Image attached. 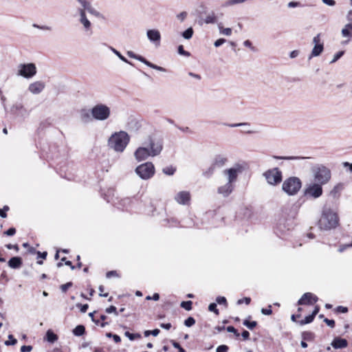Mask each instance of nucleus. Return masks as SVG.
Instances as JSON below:
<instances>
[{"label":"nucleus","instance_id":"4","mask_svg":"<svg viewBox=\"0 0 352 352\" xmlns=\"http://www.w3.org/2000/svg\"><path fill=\"white\" fill-rule=\"evenodd\" d=\"M130 141V136L124 131H120L113 133L108 140V146L116 152L122 153L124 151Z\"/></svg>","mask_w":352,"mask_h":352},{"label":"nucleus","instance_id":"21","mask_svg":"<svg viewBox=\"0 0 352 352\" xmlns=\"http://www.w3.org/2000/svg\"><path fill=\"white\" fill-rule=\"evenodd\" d=\"M78 13L80 15V22L84 26L86 31H89L91 29V23L86 16L85 12L83 9H78Z\"/></svg>","mask_w":352,"mask_h":352},{"label":"nucleus","instance_id":"9","mask_svg":"<svg viewBox=\"0 0 352 352\" xmlns=\"http://www.w3.org/2000/svg\"><path fill=\"white\" fill-rule=\"evenodd\" d=\"M36 74V67L34 63H21L17 66L18 76L25 78H31Z\"/></svg>","mask_w":352,"mask_h":352},{"label":"nucleus","instance_id":"35","mask_svg":"<svg viewBox=\"0 0 352 352\" xmlns=\"http://www.w3.org/2000/svg\"><path fill=\"white\" fill-rule=\"evenodd\" d=\"M126 337H127L130 340H134L136 338H141V335L139 333H131L129 331H126L124 333Z\"/></svg>","mask_w":352,"mask_h":352},{"label":"nucleus","instance_id":"64","mask_svg":"<svg viewBox=\"0 0 352 352\" xmlns=\"http://www.w3.org/2000/svg\"><path fill=\"white\" fill-rule=\"evenodd\" d=\"M77 307H80V311L82 313H85L89 307L87 304H85V305L78 304Z\"/></svg>","mask_w":352,"mask_h":352},{"label":"nucleus","instance_id":"16","mask_svg":"<svg viewBox=\"0 0 352 352\" xmlns=\"http://www.w3.org/2000/svg\"><path fill=\"white\" fill-rule=\"evenodd\" d=\"M318 298L316 296L310 292L304 294L302 297L298 300V304L302 305H313L318 301Z\"/></svg>","mask_w":352,"mask_h":352},{"label":"nucleus","instance_id":"1","mask_svg":"<svg viewBox=\"0 0 352 352\" xmlns=\"http://www.w3.org/2000/svg\"><path fill=\"white\" fill-rule=\"evenodd\" d=\"M246 169V164L236 163L232 167L223 170V175L226 177L227 182L218 187L217 192L223 197H228L234 190L235 183L239 175L241 174Z\"/></svg>","mask_w":352,"mask_h":352},{"label":"nucleus","instance_id":"33","mask_svg":"<svg viewBox=\"0 0 352 352\" xmlns=\"http://www.w3.org/2000/svg\"><path fill=\"white\" fill-rule=\"evenodd\" d=\"M176 171V168L172 166H166L162 169V172L167 175H173Z\"/></svg>","mask_w":352,"mask_h":352},{"label":"nucleus","instance_id":"40","mask_svg":"<svg viewBox=\"0 0 352 352\" xmlns=\"http://www.w3.org/2000/svg\"><path fill=\"white\" fill-rule=\"evenodd\" d=\"M195 324V320L192 317H188L186 320L184 321V324L188 327H190L192 325Z\"/></svg>","mask_w":352,"mask_h":352},{"label":"nucleus","instance_id":"57","mask_svg":"<svg viewBox=\"0 0 352 352\" xmlns=\"http://www.w3.org/2000/svg\"><path fill=\"white\" fill-rule=\"evenodd\" d=\"M87 11H88L89 13H91V14H94L96 16H99V12L96 10L91 5L88 8V9L87 10Z\"/></svg>","mask_w":352,"mask_h":352},{"label":"nucleus","instance_id":"14","mask_svg":"<svg viewBox=\"0 0 352 352\" xmlns=\"http://www.w3.org/2000/svg\"><path fill=\"white\" fill-rule=\"evenodd\" d=\"M12 112L16 116L25 118L29 116V111L21 102L15 103L11 108Z\"/></svg>","mask_w":352,"mask_h":352},{"label":"nucleus","instance_id":"37","mask_svg":"<svg viewBox=\"0 0 352 352\" xmlns=\"http://www.w3.org/2000/svg\"><path fill=\"white\" fill-rule=\"evenodd\" d=\"M192 301L188 300V301L182 302L180 305L182 308L185 309L186 310L190 311L192 309Z\"/></svg>","mask_w":352,"mask_h":352},{"label":"nucleus","instance_id":"25","mask_svg":"<svg viewBox=\"0 0 352 352\" xmlns=\"http://www.w3.org/2000/svg\"><path fill=\"white\" fill-rule=\"evenodd\" d=\"M352 32V23L346 24L342 30V34L344 37H351Z\"/></svg>","mask_w":352,"mask_h":352},{"label":"nucleus","instance_id":"45","mask_svg":"<svg viewBox=\"0 0 352 352\" xmlns=\"http://www.w3.org/2000/svg\"><path fill=\"white\" fill-rule=\"evenodd\" d=\"M78 2H79L81 6H82V8L85 11L88 9V8L91 6V3L86 0H76Z\"/></svg>","mask_w":352,"mask_h":352},{"label":"nucleus","instance_id":"32","mask_svg":"<svg viewBox=\"0 0 352 352\" xmlns=\"http://www.w3.org/2000/svg\"><path fill=\"white\" fill-rule=\"evenodd\" d=\"M193 33H194V31H193V29L192 28H188L186 30H185L183 33H182V36L185 38V39H190L192 38V35H193Z\"/></svg>","mask_w":352,"mask_h":352},{"label":"nucleus","instance_id":"55","mask_svg":"<svg viewBox=\"0 0 352 352\" xmlns=\"http://www.w3.org/2000/svg\"><path fill=\"white\" fill-rule=\"evenodd\" d=\"M226 329L228 332L233 333L237 337L239 336V333L237 332L236 329L234 327L228 326Z\"/></svg>","mask_w":352,"mask_h":352},{"label":"nucleus","instance_id":"18","mask_svg":"<svg viewBox=\"0 0 352 352\" xmlns=\"http://www.w3.org/2000/svg\"><path fill=\"white\" fill-rule=\"evenodd\" d=\"M228 162V157L226 154L220 153L214 155L212 164L217 168H220Z\"/></svg>","mask_w":352,"mask_h":352},{"label":"nucleus","instance_id":"6","mask_svg":"<svg viewBox=\"0 0 352 352\" xmlns=\"http://www.w3.org/2000/svg\"><path fill=\"white\" fill-rule=\"evenodd\" d=\"M92 118L98 121H104L109 118L111 109L107 104L98 103L91 109Z\"/></svg>","mask_w":352,"mask_h":352},{"label":"nucleus","instance_id":"22","mask_svg":"<svg viewBox=\"0 0 352 352\" xmlns=\"http://www.w3.org/2000/svg\"><path fill=\"white\" fill-rule=\"evenodd\" d=\"M348 342L346 339L336 338L331 343L334 349H344L347 346Z\"/></svg>","mask_w":352,"mask_h":352},{"label":"nucleus","instance_id":"38","mask_svg":"<svg viewBox=\"0 0 352 352\" xmlns=\"http://www.w3.org/2000/svg\"><path fill=\"white\" fill-rule=\"evenodd\" d=\"M188 13L185 11L182 12L176 15V18L177 20H179L181 23L184 22L186 19L187 18Z\"/></svg>","mask_w":352,"mask_h":352},{"label":"nucleus","instance_id":"46","mask_svg":"<svg viewBox=\"0 0 352 352\" xmlns=\"http://www.w3.org/2000/svg\"><path fill=\"white\" fill-rule=\"evenodd\" d=\"M105 312L107 314H111L113 313L116 316L118 315V312L117 311V309L115 306H110L109 307L105 309Z\"/></svg>","mask_w":352,"mask_h":352},{"label":"nucleus","instance_id":"36","mask_svg":"<svg viewBox=\"0 0 352 352\" xmlns=\"http://www.w3.org/2000/svg\"><path fill=\"white\" fill-rule=\"evenodd\" d=\"M243 325L247 327L250 329H253L257 324L256 321H249L248 320H245L243 322Z\"/></svg>","mask_w":352,"mask_h":352},{"label":"nucleus","instance_id":"62","mask_svg":"<svg viewBox=\"0 0 352 352\" xmlns=\"http://www.w3.org/2000/svg\"><path fill=\"white\" fill-rule=\"evenodd\" d=\"M100 320L102 321L100 325L102 327H104L106 325H107L109 323L107 322H104V320H106L107 318V316L105 315H103V314H101L100 316Z\"/></svg>","mask_w":352,"mask_h":352},{"label":"nucleus","instance_id":"52","mask_svg":"<svg viewBox=\"0 0 352 352\" xmlns=\"http://www.w3.org/2000/svg\"><path fill=\"white\" fill-rule=\"evenodd\" d=\"M216 301L219 305H221V304L226 305L227 304L226 298L223 296H218L216 298Z\"/></svg>","mask_w":352,"mask_h":352},{"label":"nucleus","instance_id":"20","mask_svg":"<svg viewBox=\"0 0 352 352\" xmlns=\"http://www.w3.org/2000/svg\"><path fill=\"white\" fill-rule=\"evenodd\" d=\"M344 189V184L342 183H338L336 184L333 188L329 191V197L333 199L337 200L340 198L341 195V192Z\"/></svg>","mask_w":352,"mask_h":352},{"label":"nucleus","instance_id":"24","mask_svg":"<svg viewBox=\"0 0 352 352\" xmlns=\"http://www.w3.org/2000/svg\"><path fill=\"white\" fill-rule=\"evenodd\" d=\"M90 113H91V112L89 113L86 109L81 110L80 112V118L81 121L85 123H88V122H91L92 120V119H94V118H92L91 114H90Z\"/></svg>","mask_w":352,"mask_h":352},{"label":"nucleus","instance_id":"53","mask_svg":"<svg viewBox=\"0 0 352 352\" xmlns=\"http://www.w3.org/2000/svg\"><path fill=\"white\" fill-rule=\"evenodd\" d=\"M9 210V207L5 206L3 209H0V217L2 218H6L7 217L6 211Z\"/></svg>","mask_w":352,"mask_h":352},{"label":"nucleus","instance_id":"61","mask_svg":"<svg viewBox=\"0 0 352 352\" xmlns=\"http://www.w3.org/2000/svg\"><path fill=\"white\" fill-rule=\"evenodd\" d=\"M16 233V229L14 228H10L4 232L8 236H13Z\"/></svg>","mask_w":352,"mask_h":352},{"label":"nucleus","instance_id":"59","mask_svg":"<svg viewBox=\"0 0 352 352\" xmlns=\"http://www.w3.org/2000/svg\"><path fill=\"white\" fill-rule=\"evenodd\" d=\"M32 349V346L30 345H23L21 347V352H30Z\"/></svg>","mask_w":352,"mask_h":352},{"label":"nucleus","instance_id":"47","mask_svg":"<svg viewBox=\"0 0 352 352\" xmlns=\"http://www.w3.org/2000/svg\"><path fill=\"white\" fill-rule=\"evenodd\" d=\"M261 313L263 314V315H267V316H269V315H271L272 313V305H269L267 308L265 309V308H262L261 310Z\"/></svg>","mask_w":352,"mask_h":352},{"label":"nucleus","instance_id":"34","mask_svg":"<svg viewBox=\"0 0 352 352\" xmlns=\"http://www.w3.org/2000/svg\"><path fill=\"white\" fill-rule=\"evenodd\" d=\"M204 21H205V23L207 24L214 23L217 22V17L214 15V14L212 13L211 14H208V16H206Z\"/></svg>","mask_w":352,"mask_h":352},{"label":"nucleus","instance_id":"58","mask_svg":"<svg viewBox=\"0 0 352 352\" xmlns=\"http://www.w3.org/2000/svg\"><path fill=\"white\" fill-rule=\"evenodd\" d=\"M324 322L330 327L333 328L335 326V321L333 320H329L328 318H324Z\"/></svg>","mask_w":352,"mask_h":352},{"label":"nucleus","instance_id":"48","mask_svg":"<svg viewBox=\"0 0 352 352\" xmlns=\"http://www.w3.org/2000/svg\"><path fill=\"white\" fill-rule=\"evenodd\" d=\"M178 53L181 55H184L185 56H189L190 53L184 50L183 45H179L178 47Z\"/></svg>","mask_w":352,"mask_h":352},{"label":"nucleus","instance_id":"41","mask_svg":"<svg viewBox=\"0 0 352 352\" xmlns=\"http://www.w3.org/2000/svg\"><path fill=\"white\" fill-rule=\"evenodd\" d=\"M208 310L214 312L216 315H219V309L217 308V304L214 302L210 303L208 306Z\"/></svg>","mask_w":352,"mask_h":352},{"label":"nucleus","instance_id":"17","mask_svg":"<svg viewBox=\"0 0 352 352\" xmlns=\"http://www.w3.org/2000/svg\"><path fill=\"white\" fill-rule=\"evenodd\" d=\"M146 36L148 39L155 46H160L161 34L159 30L155 29L148 30L146 32Z\"/></svg>","mask_w":352,"mask_h":352},{"label":"nucleus","instance_id":"49","mask_svg":"<svg viewBox=\"0 0 352 352\" xmlns=\"http://www.w3.org/2000/svg\"><path fill=\"white\" fill-rule=\"evenodd\" d=\"M229 348L227 345L222 344L217 348L216 352H228Z\"/></svg>","mask_w":352,"mask_h":352},{"label":"nucleus","instance_id":"31","mask_svg":"<svg viewBox=\"0 0 352 352\" xmlns=\"http://www.w3.org/2000/svg\"><path fill=\"white\" fill-rule=\"evenodd\" d=\"M274 158L278 160H300V159H306L307 157H296V156H273Z\"/></svg>","mask_w":352,"mask_h":352},{"label":"nucleus","instance_id":"19","mask_svg":"<svg viewBox=\"0 0 352 352\" xmlns=\"http://www.w3.org/2000/svg\"><path fill=\"white\" fill-rule=\"evenodd\" d=\"M45 84L40 80L33 82L28 86V91L32 94L37 95L41 94L45 89Z\"/></svg>","mask_w":352,"mask_h":352},{"label":"nucleus","instance_id":"26","mask_svg":"<svg viewBox=\"0 0 352 352\" xmlns=\"http://www.w3.org/2000/svg\"><path fill=\"white\" fill-rule=\"evenodd\" d=\"M218 28L219 30V32L221 34L226 36H230L232 34V29L230 28H224L221 23L218 24Z\"/></svg>","mask_w":352,"mask_h":352},{"label":"nucleus","instance_id":"13","mask_svg":"<svg viewBox=\"0 0 352 352\" xmlns=\"http://www.w3.org/2000/svg\"><path fill=\"white\" fill-rule=\"evenodd\" d=\"M190 199V193L187 190L178 192L174 197L175 201L180 205H189Z\"/></svg>","mask_w":352,"mask_h":352},{"label":"nucleus","instance_id":"30","mask_svg":"<svg viewBox=\"0 0 352 352\" xmlns=\"http://www.w3.org/2000/svg\"><path fill=\"white\" fill-rule=\"evenodd\" d=\"M216 168H217L212 164H211L210 167L203 173V175L207 178L211 177L215 171Z\"/></svg>","mask_w":352,"mask_h":352},{"label":"nucleus","instance_id":"63","mask_svg":"<svg viewBox=\"0 0 352 352\" xmlns=\"http://www.w3.org/2000/svg\"><path fill=\"white\" fill-rule=\"evenodd\" d=\"M146 300H158L160 299V295L157 293H155L153 296H148L146 297Z\"/></svg>","mask_w":352,"mask_h":352},{"label":"nucleus","instance_id":"50","mask_svg":"<svg viewBox=\"0 0 352 352\" xmlns=\"http://www.w3.org/2000/svg\"><path fill=\"white\" fill-rule=\"evenodd\" d=\"M173 346L175 348V349H177L179 350V352H186L185 350L180 346V344L174 341V340H171L170 341Z\"/></svg>","mask_w":352,"mask_h":352},{"label":"nucleus","instance_id":"12","mask_svg":"<svg viewBox=\"0 0 352 352\" xmlns=\"http://www.w3.org/2000/svg\"><path fill=\"white\" fill-rule=\"evenodd\" d=\"M127 55L130 58L136 59V60L143 63L144 64H145L146 65H147L148 67H151L152 69H156V70H158V71H160V72H165L166 71V69L164 67L158 66V65H155V64L148 61L143 56L138 55V54H135L134 52H133L131 51H128L127 52Z\"/></svg>","mask_w":352,"mask_h":352},{"label":"nucleus","instance_id":"8","mask_svg":"<svg viewBox=\"0 0 352 352\" xmlns=\"http://www.w3.org/2000/svg\"><path fill=\"white\" fill-rule=\"evenodd\" d=\"M136 174L142 179H148L155 173V167L152 162L140 164L135 168Z\"/></svg>","mask_w":352,"mask_h":352},{"label":"nucleus","instance_id":"5","mask_svg":"<svg viewBox=\"0 0 352 352\" xmlns=\"http://www.w3.org/2000/svg\"><path fill=\"white\" fill-rule=\"evenodd\" d=\"M311 173L316 183L325 185L331 178V170L322 164H318L311 168Z\"/></svg>","mask_w":352,"mask_h":352},{"label":"nucleus","instance_id":"60","mask_svg":"<svg viewBox=\"0 0 352 352\" xmlns=\"http://www.w3.org/2000/svg\"><path fill=\"white\" fill-rule=\"evenodd\" d=\"M243 45H244V46L250 48L251 50L255 51V48H254V47L252 46V42L250 41H249V40L245 41L243 42Z\"/></svg>","mask_w":352,"mask_h":352},{"label":"nucleus","instance_id":"23","mask_svg":"<svg viewBox=\"0 0 352 352\" xmlns=\"http://www.w3.org/2000/svg\"><path fill=\"white\" fill-rule=\"evenodd\" d=\"M8 266L13 269L19 268L22 265V259L19 256L12 257L8 261Z\"/></svg>","mask_w":352,"mask_h":352},{"label":"nucleus","instance_id":"28","mask_svg":"<svg viewBox=\"0 0 352 352\" xmlns=\"http://www.w3.org/2000/svg\"><path fill=\"white\" fill-rule=\"evenodd\" d=\"M46 337L48 342L53 343L57 340V336L51 330H48L46 333Z\"/></svg>","mask_w":352,"mask_h":352},{"label":"nucleus","instance_id":"42","mask_svg":"<svg viewBox=\"0 0 352 352\" xmlns=\"http://www.w3.org/2000/svg\"><path fill=\"white\" fill-rule=\"evenodd\" d=\"M314 318H315V316H314L313 314L309 315V316H306L305 318V319L301 321L300 323H301V324H309L314 320Z\"/></svg>","mask_w":352,"mask_h":352},{"label":"nucleus","instance_id":"44","mask_svg":"<svg viewBox=\"0 0 352 352\" xmlns=\"http://www.w3.org/2000/svg\"><path fill=\"white\" fill-rule=\"evenodd\" d=\"M344 53V51H340L337 52L334 55L333 58L331 60L330 63H336L339 58H340L343 56Z\"/></svg>","mask_w":352,"mask_h":352},{"label":"nucleus","instance_id":"56","mask_svg":"<svg viewBox=\"0 0 352 352\" xmlns=\"http://www.w3.org/2000/svg\"><path fill=\"white\" fill-rule=\"evenodd\" d=\"M226 41V40L225 38H219L217 39L214 43V45L216 47H220L221 45H223V43H225Z\"/></svg>","mask_w":352,"mask_h":352},{"label":"nucleus","instance_id":"10","mask_svg":"<svg viewBox=\"0 0 352 352\" xmlns=\"http://www.w3.org/2000/svg\"><path fill=\"white\" fill-rule=\"evenodd\" d=\"M267 182L270 185H277L282 181V173L278 168H274L263 173Z\"/></svg>","mask_w":352,"mask_h":352},{"label":"nucleus","instance_id":"51","mask_svg":"<svg viewBox=\"0 0 352 352\" xmlns=\"http://www.w3.org/2000/svg\"><path fill=\"white\" fill-rule=\"evenodd\" d=\"M251 301L250 298L249 297H245L242 299H239L237 301L238 305H241L243 302H245L246 305H249Z\"/></svg>","mask_w":352,"mask_h":352},{"label":"nucleus","instance_id":"29","mask_svg":"<svg viewBox=\"0 0 352 352\" xmlns=\"http://www.w3.org/2000/svg\"><path fill=\"white\" fill-rule=\"evenodd\" d=\"M85 328L83 325H78L73 330V333L76 336H80L85 333Z\"/></svg>","mask_w":352,"mask_h":352},{"label":"nucleus","instance_id":"43","mask_svg":"<svg viewBox=\"0 0 352 352\" xmlns=\"http://www.w3.org/2000/svg\"><path fill=\"white\" fill-rule=\"evenodd\" d=\"M223 125L234 128V127H238V126H250V124L247 123V122L235 123V124L223 123Z\"/></svg>","mask_w":352,"mask_h":352},{"label":"nucleus","instance_id":"11","mask_svg":"<svg viewBox=\"0 0 352 352\" xmlns=\"http://www.w3.org/2000/svg\"><path fill=\"white\" fill-rule=\"evenodd\" d=\"M322 185L316 182L307 185L304 193L305 196L317 199L322 195Z\"/></svg>","mask_w":352,"mask_h":352},{"label":"nucleus","instance_id":"2","mask_svg":"<svg viewBox=\"0 0 352 352\" xmlns=\"http://www.w3.org/2000/svg\"><path fill=\"white\" fill-rule=\"evenodd\" d=\"M163 146L160 141H154L153 139L149 138L148 142L144 143L143 146H140L136 149L134 153V156L138 162L146 160L149 156L158 155L162 150Z\"/></svg>","mask_w":352,"mask_h":352},{"label":"nucleus","instance_id":"39","mask_svg":"<svg viewBox=\"0 0 352 352\" xmlns=\"http://www.w3.org/2000/svg\"><path fill=\"white\" fill-rule=\"evenodd\" d=\"M8 338L10 340H7L5 342V344L7 345V346H9V345H14L16 344L17 342V340L16 339H15L12 335H9L8 336Z\"/></svg>","mask_w":352,"mask_h":352},{"label":"nucleus","instance_id":"7","mask_svg":"<svg viewBox=\"0 0 352 352\" xmlns=\"http://www.w3.org/2000/svg\"><path fill=\"white\" fill-rule=\"evenodd\" d=\"M302 186L301 181L299 178L296 177H291L284 181L282 188L287 195H296Z\"/></svg>","mask_w":352,"mask_h":352},{"label":"nucleus","instance_id":"3","mask_svg":"<svg viewBox=\"0 0 352 352\" xmlns=\"http://www.w3.org/2000/svg\"><path fill=\"white\" fill-rule=\"evenodd\" d=\"M339 224L338 214L330 207L324 206L322 208L318 227L320 230H329L336 228Z\"/></svg>","mask_w":352,"mask_h":352},{"label":"nucleus","instance_id":"27","mask_svg":"<svg viewBox=\"0 0 352 352\" xmlns=\"http://www.w3.org/2000/svg\"><path fill=\"white\" fill-rule=\"evenodd\" d=\"M109 49L123 62L128 63L131 65H133V64L129 61L124 56H123L120 52H118L117 50L112 47H109Z\"/></svg>","mask_w":352,"mask_h":352},{"label":"nucleus","instance_id":"15","mask_svg":"<svg viewBox=\"0 0 352 352\" xmlns=\"http://www.w3.org/2000/svg\"><path fill=\"white\" fill-rule=\"evenodd\" d=\"M313 43L315 44L309 59L319 56L323 51V44L320 43V34L316 35L313 38Z\"/></svg>","mask_w":352,"mask_h":352},{"label":"nucleus","instance_id":"54","mask_svg":"<svg viewBox=\"0 0 352 352\" xmlns=\"http://www.w3.org/2000/svg\"><path fill=\"white\" fill-rule=\"evenodd\" d=\"M72 283L71 282H69V283H67L66 284H64V285H62L60 286V289H61V291L63 292H66V291L70 287H72Z\"/></svg>","mask_w":352,"mask_h":352}]
</instances>
